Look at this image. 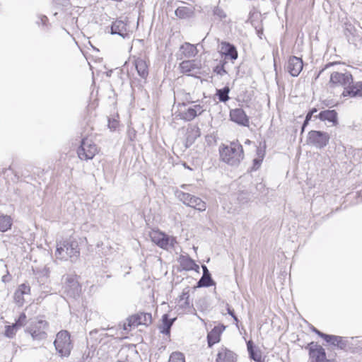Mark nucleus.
Returning a JSON list of instances; mask_svg holds the SVG:
<instances>
[{
  "mask_svg": "<svg viewBox=\"0 0 362 362\" xmlns=\"http://www.w3.org/2000/svg\"><path fill=\"white\" fill-rule=\"evenodd\" d=\"M113 334H114L112 333V332H110V335L112 336Z\"/></svg>",
  "mask_w": 362,
  "mask_h": 362,
  "instance_id": "864d4df0",
  "label": "nucleus"
},
{
  "mask_svg": "<svg viewBox=\"0 0 362 362\" xmlns=\"http://www.w3.org/2000/svg\"><path fill=\"white\" fill-rule=\"evenodd\" d=\"M235 354L232 351L226 347H221L219 349L217 354L216 362H235Z\"/></svg>",
  "mask_w": 362,
  "mask_h": 362,
  "instance_id": "aec40b11",
  "label": "nucleus"
},
{
  "mask_svg": "<svg viewBox=\"0 0 362 362\" xmlns=\"http://www.w3.org/2000/svg\"><path fill=\"white\" fill-rule=\"evenodd\" d=\"M12 226V219L8 215H0V231L5 232L11 228Z\"/></svg>",
  "mask_w": 362,
  "mask_h": 362,
  "instance_id": "c756f323",
  "label": "nucleus"
},
{
  "mask_svg": "<svg viewBox=\"0 0 362 362\" xmlns=\"http://www.w3.org/2000/svg\"><path fill=\"white\" fill-rule=\"evenodd\" d=\"M25 321L26 315L25 313H23L20 315L18 319L16 320L14 325H18V327L20 328L25 324Z\"/></svg>",
  "mask_w": 362,
  "mask_h": 362,
  "instance_id": "58836bf2",
  "label": "nucleus"
},
{
  "mask_svg": "<svg viewBox=\"0 0 362 362\" xmlns=\"http://www.w3.org/2000/svg\"><path fill=\"white\" fill-rule=\"evenodd\" d=\"M175 15L180 18L185 19L191 17L193 12L192 10L187 6H180L178 7L175 11Z\"/></svg>",
  "mask_w": 362,
  "mask_h": 362,
  "instance_id": "7c9ffc66",
  "label": "nucleus"
},
{
  "mask_svg": "<svg viewBox=\"0 0 362 362\" xmlns=\"http://www.w3.org/2000/svg\"><path fill=\"white\" fill-rule=\"evenodd\" d=\"M107 329L110 330V331H113L114 329H113V327H111V328H107Z\"/></svg>",
  "mask_w": 362,
  "mask_h": 362,
  "instance_id": "603ef678",
  "label": "nucleus"
},
{
  "mask_svg": "<svg viewBox=\"0 0 362 362\" xmlns=\"http://www.w3.org/2000/svg\"><path fill=\"white\" fill-rule=\"evenodd\" d=\"M313 115H312V112H308L306 117H305V119L303 124V126H302V129H301V133H303L305 130V127L308 124V122L311 119V118L313 117Z\"/></svg>",
  "mask_w": 362,
  "mask_h": 362,
  "instance_id": "ea45409f",
  "label": "nucleus"
},
{
  "mask_svg": "<svg viewBox=\"0 0 362 362\" xmlns=\"http://www.w3.org/2000/svg\"><path fill=\"white\" fill-rule=\"evenodd\" d=\"M257 153L258 157L253 160L252 170H257L260 167L264 156V152L259 148H257Z\"/></svg>",
  "mask_w": 362,
  "mask_h": 362,
  "instance_id": "72a5a7b5",
  "label": "nucleus"
},
{
  "mask_svg": "<svg viewBox=\"0 0 362 362\" xmlns=\"http://www.w3.org/2000/svg\"><path fill=\"white\" fill-rule=\"evenodd\" d=\"M176 194L179 200L186 206L200 212L206 211V204L201 198L181 191L177 192Z\"/></svg>",
  "mask_w": 362,
  "mask_h": 362,
  "instance_id": "423d86ee",
  "label": "nucleus"
},
{
  "mask_svg": "<svg viewBox=\"0 0 362 362\" xmlns=\"http://www.w3.org/2000/svg\"><path fill=\"white\" fill-rule=\"evenodd\" d=\"M223 160L231 165H238L244 158L243 148L240 144L232 142L221 151Z\"/></svg>",
  "mask_w": 362,
  "mask_h": 362,
  "instance_id": "f03ea898",
  "label": "nucleus"
},
{
  "mask_svg": "<svg viewBox=\"0 0 362 362\" xmlns=\"http://www.w3.org/2000/svg\"><path fill=\"white\" fill-rule=\"evenodd\" d=\"M30 291V287L25 284H21L14 293L15 302L20 306L23 305L25 302L24 296L28 295Z\"/></svg>",
  "mask_w": 362,
  "mask_h": 362,
  "instance_id": "412c9836",
  "label": "nucleus"
},
{
  "mask_svg": "<svg viewBox=\"0 0 362 362\" xmlns=\"http://www.w3.org/2000/svg\"><path fill=\"white\" fill-rule=\"evenodd\" d=\"M48 323L45 320H40L32 322L26 329L33 340L41 341L47 337V329Z\"/></svg>",
  "mask_w": 362,
  "mask_h": 362,
  "instance_id": "6e6552de",
  "label": "nucleus"
},
{
  "mask_svg": "<svg viewBox=\"0 0 362 362\" xmlns=\"http://www.w3.org/2000/svg\"><path fill=\"white\" fill-rule=\"evenodd\" d=\"M308 346L311 362H329L326 357L325 350L320 345L312 342Z\"/></svg>",
  "mask_w": 362,
  "mask_h": 362,
  "instance_id": "4468645a",
  "label": "nucleus"
},
{
  "mask_svg": "<svg viewBox=\"0 0 362 362\" xmlns=\"http://www.w3.org/2000/svg\"><path fill=\"white\" fill-rule=\"evenodd\" d=\"M111 34L112 35H118L123 38H125L129 35L127 25L124 21L120 20H117L114 21L111 25Z\"/></svg>",
  "mask_w": 362,
  "mask_h": 362,
  "instance_id": "4be33fe9",
  "label": "nucleus"
},
{
  "mask_svg": "<svg viewBox=\"0 0 362 362\" xmlns=\"http://www.w3.org/2000/svg\"><path fill=\"white\" fill-rule=\"evenodd\" d=\"M334 346H337L342 349L344 346H345V343L343 341V338L341 337L335 336L333 335L331 343Z\"/></svg>",
  "mask_w": 362,
  "mask_h": 362,
  "instance_id": "e433bc0d",
  "label": "nucleus"
},
{
  "mask_svg": "<svg viewBox=\"0 0 362 362\" xmlns=\"http://www.w3.org/2000/svg\"><path fill=\"white\" fill-rule=\"evenodd\" d=\"M127 324L124 323L123 329L128 331L130 328L143 325L148 326L152 322V316L149 313H139L129 317L127 319Z\"/></svg>",
  "mask_w": 362,
  "mask_h": 362,
  "instance_id": "1a4fd4ad",
  "label": "nucleus"
},
{
  "mask_svg": "<svg viewBox=\"0 0 362 362\" xmlns=\"http://www.w3.org/2000/svg\"><path fill=\"white\" fill-rule=\"evenodd\" d=\"M314 331L319 335V332H320L319 330H317V329H314Z\"/></svg>",
  "mask_w": 362,
  "mask_h": 362,
  "instance_id": "3c124183",
  "label": "nucleus"
},
{
  "mask_svg": "<svg viewBox=\"0 0 362 362\" xmlns=\"http://www.w3.org/2000/svg\"><path fill=\"white\" fill-rule=\"evenodd\" d=\"M54 345L60 356L68 357L73 347L69 333L66 330L59 332L57 334Z\"/></svg>",
  "mask_w": 362,
  "mask_h": 362,
  "instance_id": "7ed1b4c3",
  "label": "nucleus"
},
{
  "mask_svg": "<svg viewBox=\"0 0 362 362\" xmlns=\"http://www.w3.org/2000/svg\"><path fill=\"white\" fill-rule=\"evenodd\" d=\"M40 21H41L42 25H46V22L48 21V18L45 16H42L40 17Z\"/></svg>",
  "mask_w": 362,
  "mask_h": 362,
  "instance_id": "de8ad7c7",
  "label": "nucleus"
},
{
  "mask_svg": "<svg viewBox=\"0 0 362 362\" xmlns=\"http://www.w3.org/2000/svg\"><path fill=\"white\" fill-rule=\"evenodd\" d=\"M315 117L319 118L322 121L331 122L333 126L337 124V112L334 110L321 111Z\"/></svg>",
  "mask_w": 362,
  "mask_h": 362,
  "instance_id": "b1692460",
  "label": "nucleus"
},
{
  "mask_svg": "<svg viewBox=\"0 0 362 362\" xmlns=\"http://www.w3.org/2000/svg\"><path fill=\"white\" fill-rule=\"evenodd\" d=\"M180 51L182 52V54L185 58H191L195 57L198 53L197 47L188 42H185L181 46Z\"/></svg>",
  "mask_w": 362,
  "mask_h": 362,
  "instance_id": "cd10ccee",
  "label": "nucleus"
},
{
  "mask_svg": "<svg viewBox=\"0 0 362 362\" xmlns=\"http://www.w3.org/2000/svg\"><path fill=\"white\" fill-rule=\"evenodd\" d=\"M64 291L69 297L79 296L81 288L75 276L67 274L63 276Z\"/></svg>",
  "mask_w": 362,
  "mask_h": 362,
  "instance_id": "f8f14e48",
  "label": "nucleus"
},
{
  "mask_svg": "<svg viewBox=\"0 0 362 362\" xmlns=\"http://www.w3.org/2000/svg\"><path fill=\"white\" fill-rule=\"evenodd\" d=\"M213 15L221 21H225L227 18V14L225 11L219 6H214L213 8Z\"/></svg>",
  "mask_w": 362,
  "mask_h": 362,
  "instance_id": "473e14b6",
  "label": "nucleus"
},
{
  "mask_svg": "<svg viewBox=\"0 0 362 362\" xmlns=\"http://www.w3.org/2000/svg\"><path fill=\"white\" fill-rule=\"evenodd\" d=\"M317 112V110L316 108H313L312 110H310L308 112H312V115L313 116L314 118L317 119L315 117V116H317V115H315L316 112Z\"/></svg>",
  "mask_w": 362,
  "mask_h": 362,
  "instance_id": "09e8293b",
  "label": "nucleus"
},
{
  "mask_svg": "<svg viewBox=\"0 0 362 362\" xmlns=\"http://www.w3.org/2000/svg\"><path fill=\"white\" fill-rule=\"evenodd\" d=\"M203 275L197 282L198 287H209L215 284L206 265L202 266Z\"/></svg>",
  "mask_w": 362,
  "mask_h": 362,
  "instance_id": "393cba45",
  "label": "nucleus"
},
{
  "mask_svg": "<svg viewBox=\"0 0 362 362\" xmlns=\"http://www.w3.org/2000/svg\"><path fill=\"white\" fill-rule=\"evenodd\" d=\"M97 153V146L91 140L88 139H82L81 146L77 151L78 156L81 160H91Z\"/></svg>",
  "mask_w": 362,
  "mask_h": 362,
  "instance_id": "9b49d317",
  "label": "nucleus"
},
{
  "mask_svg": "<svg viewBox=\"0 0 362 362\" xmlns=\"http://www.w3.org/2000/svg\"><path fill=\"white\" fill-rule=\"evenodd\" d=\"M329 139V134L327 132L311 130L308 134L307 144L317 148H322L328 144Z\"/></svg>",
  "mask_w": 362,
  "mask_h": 362,
  "instance_id": "9d476101",
  "label": "nucleus"
},
{
  "mask_svg": "<svg viewBox=\"0 0 362 362\" xmlns=\"http://www.w3.org/2000/svg\"><path fill=\"white\" fill-rule=\"evenodd\" d=\"M18 329V325H15L14 324L8 325L6 327L5 334L6 337L11 338L16 334Z\"/></svg>",
  "mask_w": 362,
  "mask_h": 362,
  "instance_id": "c9c22d12",
  "label": "nucleus"
},
{
  "mask_svg": "<svg viewBox=\"0 0 362 362\" xmlns=\"http://www.w3.org/2000/svg\"><path fill=\"white\" fill-rule=\"evenodd\" d=\"M227 311H228V313L232 316V317L234 319V320L238 322V317H236V315H235L234 313V311L233 310L230 309V308L229 306H228L227 308Z\"/></svg>",
  "mask_w": 362,
  "mask_h": 362,
  "instance_id": "c03bdc74",
  "label": "nucleus"
},
{
  "mask_svg": "<svg viewBox=\"0 0 362 362\" xmlns=\"http://www.w3.org/2000/svg\"><path fill=\"white\" fill-rule=\"evenodd\" d=\"M178 262L184 270L190 271L194 270L199 272V266L187 255H180Z\"/></svg>",
  "mask_w": 362,
  "mask_h": 362,
  "instance_id": "5701e85b",
  "label": "nucleus"
},
{
  "mask_svg": "<svg viewBox=\"0 0 362 362\" xmlns=\"http://www.w3.org/2000/svg\"><path fill=\"white\" fill-rule=\"evenodd\" d=\"M182 105L185 107L190 105L180 112L181 119L187 122L193 120L195 117L202 115L206 110L204 105L198 101L194 102L187 100L186 103H183Z\"/></svg>",
  "mask_w": 362,
  "mask_h": 362,
  "instance_id": "39448f33",
  "label": "nucleus"
},
{
  "mask_svg": "<svg viewBox=\"0 0 362 362\" xmlns=\"http://www.w3.org/2000/svg\"><path fill=\"white\" fill-rule=\"evenodd\" d=\"M341 95L344 97L349 96L351 98L362 96V82L358 81L354 83L353 81L352 83L344 88Z\"/></svg>",
  "mask_w": 362,
  "mask_h": 362,
  "instance_id": "f3484780",
  "label": "nucleus"
},
{
  "mask_svg": "<svg viewBox=\"0 0 362 362\" xmlns=\"http://www.w3.org/2000/svg\"><path fill=\"white\" fill-rule=\"evenodd\" d=\"M199 129L197 128L196 129H192L191 132H188L187 136V142H189L190 144H192L194 139L197 136H199Z\"/></svg>",
  "mask_w": 362,
  "mask_h": 362,
  "instance_id": "4c0bfd02",
  "label": "nucleus"
},
{
  "mask_svg": "<svg viewBox=\"0 0 362 362\" xmlns=\"http://www.w3.org/2000/svg\"><path fill=\"white\" fill-rule=\"evenodd\" d=\"M319 336L323 338L327 342L331 343L333 335H329L322 332H319Z\"/></svg>",
  "mask_w": 362,
  "mask_h": 362,
  "instance_id": "79ce46f5",
  "label": "nucleus"
},
{
  "mask_svg": "<svg viewBox=\"0 0 362 362\" xmlns=\"http://www.w3.org/2000/svg\"><path fill=\"white\" fill-rule=\"evenodd\" d=\"M168 362H185V356L180 352H174L170 355Z\"/></svg>",
  "mask_w": 362,
  "mask_h": 362,
  "instance_id": "f704fd0d",
  "label": "nucleus"
},
{
  "mask_svg": "<svg viewBox=\"0 0 362 362\" xmlns=\"http://www.w3.org/2000/svg\"><path fill=\"white\" fill-rule=\"evenodd\" d=\"M230 92V88L228 86H225L221 89H218L216 91V95L218 98V100L221 102L226 103L229 100L228 93Z\"/></svg>",
  "mask_w": 362,
  "mask_h": 362,
  "instance_id": "2f4dec72",
  "label": "nucleus"
},
{
  "mask_svg": "<svg viewBox=\"0 0 362 362\" xmlns=\"http://www.w3.org/2000/svg\"><path fill=\"white\" fill-rule=\"evenodd\" d=\"M202 68V64L199 59L185 60L180 64L181 72L187 76H195L200 74Z\"/></svg>",
  "mask_w": 362,
  "mask_h": 362,
  "instance_id": "ddd939ff",
  "label": "nucleus"
},
{
  "mask_svg": "<svg viewBox=\"0 0 362 362\" xmlns=\"http://www.w3.org/2000/svg\"><path fill=\"white\" fill-rule=\"evenodd\" d=\"M175 320V318L169 319L168 315L165 314L162 317V326L160 327V332L165 334H169L170 328Z\"/></svg>",
  "mask_w": 362,
  "mask_h": 362,
  "instance_id": "c85d7f7f",
  "label": "nucleus"
},
{
  "mask_svg": "<svg viewBox=\"0 0 362 362\" xmlns=\"http://www.w3.org/2000/svg\"><path fill=\"white\" fill-rule=\"evenodd\" d=\"M221 52L223 54L226 55L227 57H229L232 60L236 59L238 58V52L235 47L228 42H221Z\"/></svg>",
  "mask_w": 362,
  "mask_h": 362,
  "instance_id": "a878e982",
  "label": "nucleus"
},
{
  "mask_svg": "<svg viewBox=\"0 0 362 362\" xmlns=\"http://www.w3.org/2000/svg\"><path fill=\"white\" fill-rule=\"evenodd\" d=\"M247 348L249 353L250 358L257 362L262 361V356L261 351L254 346L253 342L250 340L247 342Z\"/></svg>",
  "mask_w": 362,
  "mask_h": 362,
  "instance_id": "bb28decb",
  "label": "nucleus"
},
{
  "mask_svg": "<svg viewBox=\"0 0 362 362\" xmlns=\"http://www.w3.org/2000/svg\"><path fill=\"white\" fill-rule=\"evenodd\" d=\"M303 61L300 58L293 56L287 62L286 69L292 76H298L303 69Z\"/></svg>",
  "mask_w": 362,
  "mask_h": 362,
  "instance_id": "2eb2a0df",
  "label": "nucleus"
},
{
  "mask_svg": "<svg viewBox=\"0 0 362 362\" xmlns=\"http://www.w3.org/2000/svg\"><path fill=\"white\" fill-rule=\"evenodd\" d=\"M225 329V326L218 325L215 326L211 331L207 334V341L209 347H211L214 344L219 342L221 339V334Z\"/></svg>",
  "mask_w": 362,
  "mask_h": 362,
  "instance_id": "6ab92c4d",
  "label": "nucleus"
},
{
  "mask_svg": "<svg viewBox=\"0 0 362 362\" xmlns=\"http://www.w3.org/2000/svg\"><path fill=\"white\" fill-rule=\"evenodd\" d=\"M339 62H330L325 65V66L320 71V74L324 72L326 70L331 69L332 68L335 67L336 66L339 65Z\"/></svg>",
  "mask_w": 362,
  "mask_h": 362,
  "instance_id": "a19ab883",
  "label": "nucleus"
},
{
  "mask_svg": "<svg viewBox=\"0 0 362 362\" xmlns=\"http://www.w3.org/2000/svg\"><path fill=\"white\" fill-rule=\"evenodd\" d=\"M150 237L153 243L159 247L166 250L173 249L175 245L177 243L175 238L159 230L152 231L150 234Z\"/></svg>",
  "mask_w": 362,
  "mask_h": 362,
  "instance_id": "0eeeda50",
  "label": "nucleus"
},
{
  "mask_svg": "<svg viewBox=\"0 0 362 362\" xmlns=\"http://www.w3.org/2000/svg\"><path fill=\"white\" fill-rule=\"evenodd\" d=\"M353 82V76L346 69L344 71L332 69L329 85L332 88L342 87L344 89Z\"/></svg>",
  "mask_w": 362,
  "mask_h": 362,
  "instance_id": "20e7f679",
  "label": "nucleus"
},
{
  "mask_svg": "<svg viewBox=\"0 0 362 362\" xmlns=\"http://www.w3.org/2000/svg\"><path fill=\"white\" fill-rule=\"evenodd\" d=\"M10 280H11V276L8 274V273L6 275H4L2 276V281L4 283L8 282Z\"/></svg>",
  "mask_w": 362,
  "mask_h": 362,
  "instance_id": "49530a36",
  "label": "nucleus"
},
{
  "mask_svg": "<svg viewBox=\"0 0 362 362\" xmlns=\"http://www.w3.org/2000/svg\"><path fill=\"white\" fill-rule=\"evenodd\" d=\"M80 255L78 243L73 239H68L63 242L57 243L55 256L61 260L71 259L75 262Z\"/></svg>",
  "mask_w": 362,
  "mask_h": 362,
  "instance_id": "f257e3e1",
  "label": "nucleus"
},
{
  "mask_svg": "<svg viewBox=\"0 0 362 362\" xmlns=\"http://www.w3.org/2000/svg\"><path fill=\"white\" fill-rule=\"evenodd\" d=\"M134 63L139 76L146 79L148 76V62L145 57H138Z\"/></svg>",
  "mask_w": 362,
  "mask_h": 362,
  "instance_id": "a211bd4d",
  "label": "nucleus"
},
{
  "mask_svg": "<svg viewBox=\"0 0 362 362\" xmlns=\"http://www.w3.org/2000/svg\"><path fill=\"white\" fill-rule=\"evenodd\" d=\"M214 71H216L219 75H223L226 73L223 66H216Z\"/></svg>",
  "mask_w": 362,
  "mask_h": 362,
  "instance_id": "a18cd8bd",
  "label": "nucleus"
},
{
  "mask_svg": "<svg viewBox=\"0 0 362 362\" xmlns=\"http://www.w3.org/2000/svg\"><path fill=\"white\" fill-rule=\"evenodd\" d=\"M314 331L319 335V332H320L319 330H317V329H314Z\"/></svg>",
  "mask_w": 362,
  "mask_h": 362,
  "instance_id": "8fccbe9b",
  "label": "nucleus"
},
{
  "mask_svg": "<svg viewBox=\"0 0 362 362\" xmlns=\"http://www.w3.org/2000/svg\"><path fill=\"white\" fill-rule=\"evenodd\" d=\"M230 119L244 127H249V117L246 115L245 111L240 108L232 110L230 112Z\"/></svg>",
  "mask_w": 362,
  "mask_h": 362,
  "instance_id": "dca6fc26",
  "label": "nucleus"
},
{
  "mask_svg": "<svg viewBox=\"0 0 362 362\" xmlns=\"http://www.w3.org/2000/svg\"><path fill=\"white\" fill-rule=\"evenodd\" d=\"M118 126V121L113 119L112 121L109 120L108 127L110 129L115 130Z\"/></svg>",
  "mask_w": 362,
  "mask_h": 362,
  "instance_id": "37998d69",
  "label": "nucleus"
}]
</instances>
